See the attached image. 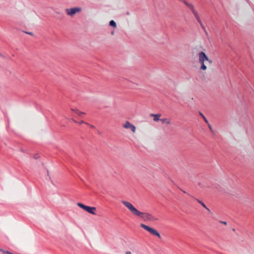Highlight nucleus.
Returning a JSON list of instances; mask_svg holds the SVG:
<instances>
[{
    "instance_id": "8",
    "label": "nucleus",
    "mask_w": 254,
    "mask_h": 254,
    "mask_svg": "<svg viewBox=\"0 0 254 254\" xmlns=\"http://www.w3.org/2000/svg\"><path fill=\"white\" fill-rule=\"evenodd\" d=\"M151 116H153L154 117V121L155 122H158L159 120H160V117L161 116V115L160 114H152L151 115Z\"/></svg>"
},
{
    "instance_id": "14",
    "label": "nucleus",
    "mask_w": 254,
    "mask_h": 254,
    "mask_svg": "<svg viewBox=\"0 0 254 254\" xmlns=\"http://www.w3.org/2000/svg\"><path fill=\"white\" fill-rule=\"evenodd\" d=\"M199 114L200 115V116L203 118V119L204 120V122L206 123V124H208V120H207V119L205 118V117L203 115V114L201 113V112H199Z\"/></svg>"
},
{
    "instance_id": "11",
    "label": "nucleus",
    "mask_w": 254,
    "mask_h": 254,
    "mask_svg": "<svg viewBox=\"0 0 254 254\" xmlns=\"http://www.w3.org/2000/svg\"><path fill=\"white\" fill-rule=\"evenodd\" d=\"M109 25L114 27V28H116L117 27V24H116V22L113 20H111L110 22H109Z\"/></svg>"
},
{
    "instance_id": "6",
    "label": "nucleus",
    "mask_w": 254,
    "mask_h": 254,
    "mask_svg": "<svg viewBox=\"0 0 254 254\" xmlns=\"http://www.w3.org/2000/svg\"><path fill=\"white\" fill-rule=\"evenodd\" d=\"M124 127L126 128H130L133 132L135 131V127L134 125L130 124L128 121H127L124 125Z\"/></svg>"
},
{
    "instance_id": "20",
    "label": "nucleus",
    "mask_w": 254,
    "mask_h": 254,
    "mask_svg": "<svg viewBox=\"0 0 254 254\" xmlns=\"http://www.w3.org/2000/svg\"><path fill=\"white\" fill-rule=\"evenodd\" d=\"M220 223H223L225 225L226 224V222H225V221H220Z\"/></svg>"
},
{
    "instance_id": "12",
    "label": "nucleus",
    "mask_w": 254,
    "mask_h": 254,
    "mask_svg": "<svg viewBox=\"0 0 254 254\" xmlns=\"http://www.w3.org/2000/svg\"><path fill=\"white\" fill-rule=\"evenodd\" d=\"M160 120L163 123H166L167 124H170V121L167 118L161 119Z\"/></svg>"
},
{
    "instance_id": "15",
    "label": "nucleus",
    "mask_w": 254,
    "mask_h": 254,
    "mask_svg": "<svg viewBox=\"0 0 254 254\" xmlns=\"http://www.w3.org/2000/svg\"><path fill=\"white\" fill-rule=\"evenodd\" d=\"M201 27V28L203 29V30H204V32L206 34H207V33L205 30V27L204 26V25L203 24L202 22H201V23H199Z\"/></svg>"
},
{
    "instance_id": "9",
    "label": "nucleus",
    "mask_w": 254,
    "mask_h": 254,
    "mask_svg": "<svg viewBox=\"0 0 254 254\" xmlns=\"http://www.w3.org/2000/svg\"><path fill=\"white\" fill-rule=\"evenodd\" d=\"M72 111L74 112L75 114L81 117L82 115L84 114V113L79 111L77 109H72Z\"/></svg>"
},
{
    "instance_id": "13",
    "label": "nucleus",
    "mask_w": 254,
    "mask_h": 254,
    "mask_svg": "<svg viewBox=\"0 0 254 254\" xmlns=\"http://www.w3.org/2000/svg\"><path fill=\"white\" fill-rule=\"evenodd\" d=\"M193 15H194L195 17L196 18V20H197V21L199 22V23H201V19L200 18H199L197 12L196 11L195 12H194L193 13Z\"/></svg>"
},
{
    "instance_id": "17",
    "label": "nucleus",
    "mask_w": 254,
    "mask_h": 254,
    "mask_svg": "<svg viewBox=\"0 0 254 254\" xmlns=\"http://www.w3.org/2000/svg\"><path fill=\"white\" fill-rule=\"evenodd\" d=\"M25 33L28 34L30 35H33V33L32 32H25Z\"/></svg>"
},
{
    "instance_id": "21",
    "label": "nucleus",
    "mask_w": 254,
    "mask_h": 254,
    "mask_svg": "<svg viewBox=\"0 0 254 254\" xmlns=\"http://www.w3.org/2000/svg\"><path fill=\"white\" fill-rule=\"evenodd\" d=\"M89 125V126L90 127H91V128H95V127H94V126H93V125Z\"/></svg>"
},
{
    "instance_id": "5",
    "label": "nucleus",
    "mask_w": 254,
    "mask_h": 254,
    "mask_svg": "<svg viewBox=\"0 0 254 254\" xmlns=\"http://www.w3.org/2000/svg\"><path fill=\"white\" fill-rule=\"evenodd\" d=\"M81 11V8L78 7H73L71 8H66L65 11L66 14L68 15L72 16L77 12H79Z\"/></svg>"
},
{
    "instance_id": "3",
    "label": "nucleus",
    "mask_w": 254,
    "mask_h": 254,
    "mask_svg": "<svg viewBox=\"0 0 254 254\" xmlns=\"http://www.w3.org/2000/svg\"><path fill=\"white\" fill-rule=\"evenodd\" d=\"M77 205L80 207L81 208L83 209L84 210L86 211V212H88L89 213L92 214V215H96V213L95 211L96 209V208L95 207H92V206H89L87 205H85V204L78 202L77 203Z\"/></svg>"
},
{
    "instance_id": "23",
    "label": "nucleus",
    "mask_w": 254,
    "mask_h": 254,
    "mask_svg": "<svg viewBox=\"0 0 254 254\" xmlns=\"http://www.w3.org/2000/svg\"><path fill=\"white\" fill-rule=\"evenodd\" d=\"M0 56L2 57H4V56L1 53H0Z\"/></svg>"
},
{
    "instance_id": "18",
    "label": "nucleus",
    "mask_w": 254,
    "mask_h": 254,
    "mask_svg": "<svg viewBox=\"0 0 254 254\" xmlns=\"http://www.w3.org/2000/svg\"><path fill=\"white\" fill-rule=\"evenodd\" d=\"M83 123L86 124H87V125H89L88 123H85V122L84 121H81V122H80V123H79V124H83Z\"/></svg>"
},
{
    "instance_id": "2",
    "label": "nucleus",
    "mask_w": 254,
    "mask_h": 254,
    "mask_svg": "<svg viewBox=\"0 0 254 254\" xmlns=\"http://www.w3.org/2000/svg\"><path fill=\"white\" fill-rule=\"evenodd\" d=\"M199 63L201 64L200 69L205 70L207 68L206 64L208 62L210 64L212 62L210 60L205 53L202 51L198 53Z\"/></svg>"
},
{
    "instance_id": "22",
    "label": "nucleus",
    "mask_w": 254,
    "mask_h": 254,
    "mask_svg": "<svg viewBox=\"0 0 254 254\" xmlns=\"http://www.w3.org/2000/svg\"><path fill=\"white\" fill-rule=\"evenodd\" d=\"M126 254H131V252L129 251H127L126 252Z\"/></svg>"
},
{
    "instance_id": "7",
    "label": "nucleus",
    "mask_w": 254,
    "mask_h": 254,
    "mask_svg": "<svg viewBox=\"0 0 254 254\" xmlns=\"http://www.w3.org/2000/svg\"><path fill=\"white\" fill-rule=\"evenodd\" d=\"M183 2L186 5H187L190 9V10L192 11V13L196 12L192 4L188 3L186 0H184Z\"/></svg>"
},
{
    "instance_id": "10",
    "label": "nucleus",
    "mask_w": 254,
    "mask_h": 254,
    "mask_svg": "<svg viewBox=\"0 0 254 254\" xmlns=\"http://www.w3.org/2000/svg\"><path fill=\"white\" fill-rule=\"evenodd\" d=\"M196 200L200 203L203 207H204L206 209H207L209 212H210V210L209 208H208L205 204L201 200H198V199L196 198Z\"/></svg>"
},
{
    "instance_id": "19",
    "label": "nucleus",
    "mask_w": 254,
    "mask_h": 254,
    "mask_svg": "<svg viewBox=\"0 0 254 254\" xmlns=\"http://www.w3.org/2000/svg\"><path fill=\"white\" fill-rule=\"evenodd\" d=\"M208 125V126L209 128V129L212 131V128H211V125L208 123V124H207Z\"/></svg>"
},
{
    "instance_id": "24",
    "label": "nucleus",
    "mask_w": 254,
    "mask_h": 254,
    "mask_svg": "<svg viewBox=\"0 0 254 254\" xmlns=\"http://www.w3.org/2000/svg\"><path fill=\"white\" fill-rule=\"evenodd\" d=\"M127 15H129V12H127Z\"/></svg>"
},
{
    "instance_id": "1",
    "label": "nucleus",
    "mask_w": 254,
    "mask_h": 254,
    "mask_svg": "<svg viewBox=\"0 0 254 254\" xmlns=\"http://www.w3.org/2000/svg\"><path fill=\"white\" fill-rule=\"evenodd\" d=\"M122 202L133 215L140 217L144 221H154L158 220V218L154 217L150 213H144L139 211L131 203L128 201L123 200Z\"/></svg>"
},
{
    "instance_id": "4",
    "label": "nucleus",
    "mask_w": 254,
    "mask_h": 254,
    "mask_svg": "<svg viewBox=\"0 0 254 254\" xmlns=\"http://www.w3.org/2000/svg\"><path fill=\"white\" fill-rule=\"evenodd\" d=\"M140 227L149 232L151 234L157 236L159 239L161 238L160 234L155 229L142 223L140 224Z\"/></svg>"
},
{
    "instance_id": "16",
    "label": "nucleus",
    "mask_w": 254,
    "mask_h": 254,
    "mask_svg": "<svg viewBox=\"0 0 254 254\" xmlns=\"http://www.w3.org/2000/svg\"><path fill=\"white\" fill-rule=\"evenodd\" d=\"M39 157V155H38V154H35V155L34 156V158L35 159H38Z\"/></svg>"
}]
</instances>
